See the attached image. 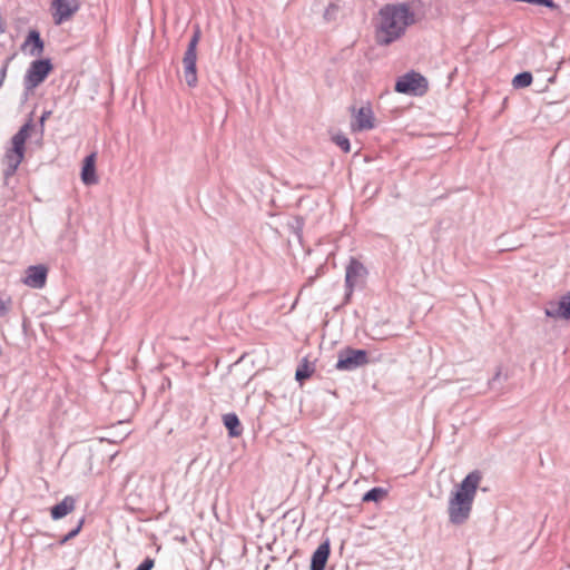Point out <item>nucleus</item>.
<instances>
[{
	"label": "nucleus",
	"mask_w": 570,
	"mask_h": 570,
	"mask_svg": "<svg viewBox=\"0 0 570 570\" xmlns=\"http://www.w3.org/2000/svg\"><path fill=\"white\" fill-rule=\"evenodd\" d=\"M333 142L338 146L344 153L351 150V144L348 138L343 134H336L332 137Z\"/></svg>",
	"instance_id": "obj_21"
},
{
	"label": "nucleus",
	"mask_w": 570,
	"mask_h": 570,
	"mask_svg": "<svg viewBox=\"0 0 570 570\" xmlns=\"http://www.w3.org/2000/svg\"><path fill=\"white\" fill-rule=\"evenodd\" d=\"M51 115V111L50 110H45L39 119V124H40V127H41V132L43 131V127H45V122L46 120L50 117Z\"/></svg>",
	"instance_id": "obj_28"
},
{
	"label": "nucleus",
	"mask_w": 570,
	"mask_h": 570,
	"mask_svg": "<svg viewBox=\"0 0 570 570\" xmlns=\"http://www.w3.org/2000/svg\"><path fill=\"white\" fill-rule=\"evenodd\" d=\"M223 422L230 436H238L242 433V424L235 413H227L223 416Z\"/></svg>",
	"instance_id": "obj_17"
},
{
	"label": "nucleus",
	"mask_w": 570,
	"mask_h": 570,
	"mask_svg": "<svg viewBox=\"0 0 570 570\" xmlns=\"http://www.w3.org/2000/svg\"><path fill=\"white\" fill-rule=\"evenodd\" d=\"M29 46H31L29 55L32 57H38L43 52L45 42L41 39L39 31L30 30L21 46V49L26 50Z\"/></svg>",
	"instance_id": "obj_15"
},
{
	"label": "nucleus",
	"mask_w": 570,
	"mask_h": 570,
	"mask_svg": "<svg viewBox=\"0 0 570 570\" xmlns=\"http://www.w3.org/2000/svg\"><path fill=\"white\" fill-rule=\"evenodd\" d=\"M313 372L314 370L308 365L307 361L304 360V362L301 363L296 368L295 379L302 383L303 381L308 379Z\"/></svg>",
	"instance_id": "obj_20"
},
{
	"label": "nucleus",
	"mask_w": 570,
	"mask_h": 570,
	"mask_svg": "<svg viewBox=\"0 0 570 570\" xmlns=\"http://www.w3.org/2000/svg\"><path fill=\"white\" fill-rule=\"evenodd\" d=\"M47 275L48 269L46 266L32 265L27 268L23 283L31 288L41 289L46 285Z\"/></svg>",
	"instance_id": "obj_11"
},
{
	"label": "nucleus",
	"mask_w": 570,
	"mask_h": 570,
	"mask_svg": "<svg viewBox=\"0 0 570 570\" xmlns=\"http://www.w3.org/2000/svg\"><path fill=\"white\" fill-rule=\"evenodd\" d=\"M200 39V30L196 28L191 38L189 39L187 49L184 53L183 66H184V78L186 83L189 87H195L197 85V45Z\"/></svg>",
	"instance_id": "obj_3"
},
{
	"label": "nucleus",
	"mask_w": 570,
	"mask_h": 570,
	"mask_svg": "<svg viewBox=\"0 0 570 570\" xmlns=\"http://www.w3.org/2000/svg\"><path fill=\"white\" fill-rule=\"evenodd\" d=\"M330 543L327 541L321 543L317 549L312 554L311 559V570H324L326 562L330 557Z\"/></svg>",
	"instance_id": "obj_13"
},
{
	"label": "nucleus",
	"mask_w": 570,
	"mask_h": 570,
	"mask_svg": "<svg viewBox=\"0 0 570 570\" xmlns=\"http://www.w3.org/2000/svg\"><path fill=\"white\" fill-rule=\"evenodd\" d=\"M353 128L360 131L374 128V115L371 107L366 106L358 109Z\"/></svg>",
	"instance_id": "obj_12"
},
{
	"label": "nucleus",
	"mask_w": 570,
	"mask_h": 570,
	"mask_svg": "<svg viewBox=\"0 0 570 570\" xmlns=\"http://www.w3.org/2000/svg\"><path fill=\"white\" fill-rule=\"evenodd\" d=\"M387 495V491L383 488L375 487L364 493L363 502H379Z\"/></svg>",
	"instance_id": "obj_18"
},
{
	"label": "nucleus",
	"mask_w": 570,
	"mask_h": 570,
	"mask_svg": "<svg viewBox=\"0 0 570 570\" xmlns=\"http://www.w3.org/2000/svg\"><path fill=\"white\" fill-rule=\"evenodd\" d=\"M429 88L424 76L412 70L401 76L395 83V91L412 96H423Z\"/></svg>",
	"instance_id": "obj_4"
},
{
	"label": "nucleus",
	"mask_w": 570,
	"mask_h": 570,
	"mask_svg": "<svg viewBox=\"0 0 570 570\" xmlns=\"http://www.w3.org/2000/svg\"><path fill=\"white\" fill-rule=\"evenodd\" d=\"M76 508V500L71 495H67L62 499L61 502L53 505L50 510L51 518L53 520H59L65 518L67 514L72 512Z\"/></svg>",
	"instance_id": "obj_16"
},
{
	"label": "nucleus",
	"mask_w": 570,
	"mask_h": 570,
	"mask_svg": "<svg viewBox=\"0 0 570 570\" xmlns=\"http://www.w3.org/2000/svg\"><path fill=\"white\" fill-rule=\"evenodd\" d=\"M51 8L53 10V22L55 24L59 26L73 17V14L80 9V1L52 0Z\"/></svg>",
	"instance_id": "obj_9"
},
{
	"label": "nucleus",
	"mask_w": 570,
	"mask_h": 570,
	"mask_svg": "<svg viewBox=\"0 0 570 570\" xmlns=\"http://www.w3.org/2000/svg\"><path fill=\"white\" fill-rule=\"evenodd\" d=\"M10 303L11 301L9 297L6 298L0 294V317L8 313Z\"/></svg>",
	"instance_id": "obj_23"
},
{
	"label": "nucleus",
	"mask_w": 570,
	"mask_h": 570,
	"mask_svg": "<svg viewBox=\"0 0 570 570\" xmlns=\"http://www.w3.org/2000/svg\"><path fill=\"white\" fill-rule=\"evenodd\" d=\"M482 480L480 471L470 472L449 500V519L453 524L464 523L471 513L476 490Z\"/></svg>",
	"instance_id": "obj_2"
},
{
	"label": "nucleus",
	"mask_w": 570,
	"mask_h": 570,
	"mask_svg": "<svg viewBox=\"0 0 570 570\" xmlns=\"http://www.w3.org/2000/svg\"><path fill=\"white\" fill-rule=\"evenodd\" d=\"M83 522L85 520L83 519H80L77 523V525L70 530L66 535H63L60 540H59V544H65L67 543L69 540L73 539L75 537L78 535V533L80 532L82 525H83Z\"/></svg>",
	"instance_id": "obj_22"
},
{
	"label": "nucleus",
	"mask_w": 570,
	"mask_h": 570,
	"mask_svg": "<svg viewBox=\"0 0 570 570\" xmlns=\"http://www.w3.org/2000/svg\"><path fill=\"white\" fill-rule=\"evenodd\" d=\"M367 272L364 265L356 258L352 257L346 266L345 271V302H347L355 287L364 279Z\"/></svg>",
	"instance_id": "obj_8"
},
{
	"label": "nucleus",
	"mask_w": 570,
	"mask_h": 570,
	"mask_svg": "<svg viewBox=\"0 0 570 570\" xmlns=\"http://www.w3.org/2000/svg\"><path fill=\"white\" fill-rule=\"evenodd\" d=\"M13 57H14V56H10V57H8V58L3 61V63H2V67H1V69H0V81H2V82H3V81H4V79H6V76H7V71H8L9 65H10L11 60L13 59Z\"/></svg>",
	"instance_id": "obj_25"
},
{
	"label": "nucleus",
	"mask_w": 570,
	"mask_h": 570,
	"mask_svg": "<svg viewBox=\"0 0 570 570\" xmlns=\"http://www.w3.org/2000/svg\"><path fill=\"white\" fill-rule=\"evenodd\" d=\"M500 375H501V372H500V371H498V372L495 373V375L493 376V379L489 382V384H490V385H492V384H493V382H494L497 379H499V377H500Z\"/></svg>",
	"instance_id": "obj_29"
},
{
	"label": "nucleus",
	"mask_w": 570,
	"mask_h": 570,
	"mask_svg": "<svg viewBox=\"0 0 570 570\" xmlns=\"http://www.w3.org/2000/svg\"><path fill=\"white\" fill-rule=\"evenodd\" d=\"M52 69L53 66L51 60L48 58L33 60L23 78V86L26 90L30 91L37 88L46 80Z\"/></svg>",
	"instance_id": "obj_6"
},
{
	"label": "nucleus",
	"mask_w": 570,
	"mask_h": 570,
	"mask_svg": "<svg viewBox=\"0 0 570 570\" xmlns=\"http://www.w3.org/2000/svg\"><path fill=\"white\" fill-rule=\"evenodd\" d=\"M368 354L365 350L345 347L337 354L335 368L338 371L351 372L368 364Z\"/></svg>",
	"instance_id": "obj_5"
},
{
	"label": "nucleus",
	"mask_w": 570,
	"mask_h": 570,
	"mask_svg": "<svg viewBox=\"0 0 570 570\" xmlns=\"http://www.w3.org/2000/svg\"><path fill=\"white\" fill-rule=\"evenodd\" d=\"M532 82V75L529 71H523L518 73L513 80L512 85L514 88H525L530 86Z\"/></svg>",
	"instance_id": "obj_19"
},
{
	"label": "nucleus",
	"mask_w": 570,
	"mask_h": 570,
	"mask_svg": "<svg viewBox=\"0 0 570 570\" xmlns=\"http://www.w3.org/2000/svg\"><path fill=\"white\" fill-rule=\"evenodd\" d=\"M2 83H3V82H2V81H0V87L2 86Z\"/></svg>",
	"instance_id": "obj_30"
},
{
	"label": "nucleus",
	"mask_w": 570,
	"mask_h": 570,
	"mask_svg": "<svg viewBox=\"0 0 570 570\" xmlns=\"http://www.w3.org/2000/svg\"><path fill=\"white\" fill-rule=\"evenodd\" d=\"M544 314L554 320L570 321V291L562 295L557 302H549L544 308Z\"/></svg>",
	"instance_id": "obj_10"
},
{
	"label": "nucleus",
	"mask_w": 570,
	"mask_h": 570,
	"mask_svg": "<svg viewBox=\"0 0 570 570\" xmlns=\"http://www.w3.org/2000/svg\"><path fill=\"white\" fill-rule=\"evenodd\" d=\"M26 138L22 137V135H19L18 132L12 137V148L9 149L6 153L4 156V177L8 178L12 176L16 170L18 169L19 165L21 164L23 156H24V144Z\"/></svg>",
	"instance_id": "obj_7"
},
{
	"label": "nucleus",
	"mask_w": 570,
	"mask_h": 570,
	"mask_svg": "<svg viewBox=\"0 0 570 570\" xmlns=\"http://www.w3.org/2000/svg\"><path fill=\"white\" fill-rule=\"evenodd\" d=\"M81 180L87 186L98 181L96 176V154H90L85 158L81 169Z\"/></svg>",
	"instance_id": "obj_14"
},
{
	"label": "nucleus",
	"mask_w": 570,
	"mask_h": 570,
	"mask_svg": "<svg viewBox=\"0 0 570 570\" xmlns=\"http://www.w3.org/2000/svg\"><path fill=\"white\" fill-rule=\"evenodd\" d=\"M33 128L32 121H27L19 130L18 134L22 135L23 138L28 139L30 136V130Z\"/></svg>",
	"instance_id": "obj_24"
},
{
	"label": "nucleus",
	"mask_w": 570,
	"mask_h": 570,
	"mask_svg": "<svg viewBox=\"0 0 570 570\" xmlns=\"http://www.w3.org/2000/svg\"><path fill=\"white\" fill-rule=\"evenodd\" d=\"M416 21L409 3L383 6L374 20V39L376 45L385 47L400 40L407 28Z\"/></svg>",
	"instance_id": "obj_1"
},
{
	"label": "nucleus",
	"mask_w": 570,
	"mask_h": 570,
	"mask_svg": "<svg viewBox=\"0 0 570 570\" xmlns=\"http://www.w3.org/2000/svg\"><path fill=\"white\" fill-rule=\"evenodd\" d=\"M155 562L151 558H146L135 570H151Z\"/></svg>",
	"instance_id": "obj_26"
},
{
	"label": "nucleus",
	"mask_w": 570,
	"mask_h": 570,
	"mask_svg": "<svg viewBox=\"0 0 570 570\" xmlns=\"http://www.w3.org/2000/svg\"><path fill=\"white\" fill-rule=\"evenodd\" d=\"M337 9H338V8H337V6H335V4H330V6L326 8L325 12H324V18H325L326 20H331V19H332V16L337 11Z\"/></svg>",
	"instance_id": "obj_27"
}]
</instances>
